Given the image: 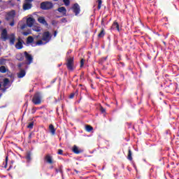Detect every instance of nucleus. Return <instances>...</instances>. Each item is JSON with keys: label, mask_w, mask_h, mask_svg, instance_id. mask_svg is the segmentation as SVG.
I'll return each mask as SVG.
<instances>
[{"label": "nucleus", "mask_w": 179, "mask_h": 179, "mask_svg": "<svg viewBox=\"0 0 179 179\" xmlns=\"http://www.w3.org/2000/svg\"><path fill=\"white\" fill-rule=\"evenodd\" d=\"M53 1H55V2H57L58 0H53Z\"/></svg>", "instance_id": "4d7b16f0"}, {"label": "nucleus", "mask_w": 179, "mask_h": 179, "mask_svg": "<svg viewBox=\"0 0 179 179\" xmlns=\"http://www.w3.org/2000/svg\"><path fill=\"white\" fill-rule=\"evenodd\" d=\"M29 139H31V133L29 134V136H28Z\"/></svg>", "instance_id": "de8ad7c7"}, {"label": "nucleus", "mask_w": 179, "mask_h": 179, "mask_svg": "<svg viewBox=\"0 0 179 179\" xmlns=\"http://www.w3.org/2000/svg\"><path fill=\"white\" fill-rule=\"evenodd\" d=\"M39 37H40V36L38 35V36H35V38H38Z\"/></svg>", "instance_id": "603ef678"}, {"label": "nucleus", "mask_w": 179, "mask_h": 179, "mask_svg": "<svg viewBox=\"0 0 179 179\" xmlns=\"http://www.w3.org/2000/svg\"><path fill=\"white\" fill-rule=\"evenodd\" d=\"M56 34H57V31H55V36H56Z\"/></svg>", "instance_id": "5fc2aeb1"}, {"label": "nucleus", "mask_w": 179, "mask_h": 179, "mask_svg": "<svg viewBox=\"0 0 179 179\" xmlns=\"http://www.w3.org/2000/svg\"><path fill=\"white\" fill-rule=\"evenodd\" d=\"M9 82H10L9 78H4L3 86L4 87H6V86H8V84L9 83Z\"/></svg>", "instance_id": "5701e85b"}, {"label": "nucleus", "mask_w": 179, "mask_h": 179, "mask_svg": "<svg viewBox=\"0 0 179 179\" xmlns=\"http://www.w3.org/2000/svg\"><path fill=\"white\" fill-rule=\"evenodd\" d=\"M62 100V94H60L59 97L57 99V101H61Z\"/></svg>", "instance_id": "79ce46f5"}, {"label": "nucleus", "mask_w": 179, "mask_h": 179, "mask_svg": "<svg viewBox=\"0 0 179 179\" xmlns=\"http://www.w3.org/2000/svg\"><path fill=\"white\" fill-rule=\"evenodd\" d=\"M8 164V156L6 157V164Z\"/></svg>", "instance_id": "09e8293b"}, {"label": "nucleus", "mask_w": 179, "mask_h": 179, "mask_svg": "<svg viewBox=\"0 0 179 179\" xmlns=\"http://www.w3.org/2000/svg\"><path fill=\"white\" fill-rule=\"evenodd\" d=\"M167 20H169L168 18H166V22H167Z\"/></svg>", "instance_id": "e2e57ef3"}, {"label": "nucleus", "mask_w": 179, "mask_h": 179, "mask_svg": "<svg viewBox=\"0 0 179 179\" xmlns=\"http://www.w3.org/2000/svg\"><path fill=\"white\" fill-rule=\"evenodd\" d=\"M53 6L54 5L52 4V3L50 1H45L41 3V8L43 10H48L50 9H52Z\"/></svg>", "instance_id": "20e7f679"}, {"label": "nucleus", "mask_w": 179, "mask_h": 179, "mask_svg": "<svg viewBox=\"0 0 179 179\" xmlns=\"http://www.w3.org/2000/svg\"><path fill=\"white\" fill-rule=\"evenodd\" d=\"M10 26H11V27H13V26H15V22H11L10 23Z\"/></svg>", "instance_id": "c03bdc74"}, {"label": "nucleus", "mask_w": 179, "mask_h": 179, "mask_svg": "<svg viewBox=\"0 0 179 179\" xmlns=\"http://www.w3.org/2000/svg\"><path fill=\"white\" fill-rule=\"evenodd\" d=\"M34 22H36V20L33 17H28L27 19V26L28 27H33V25L34 24Z\"/></svg>", "instance_id": "6e6552de"}, {"label": "nucleus", "mask_w": 179, "mask_h": 179, "mask_svg": "<svg viewBox=\"0 0 179 179\" xmlns=\"http://www.w3.org/2000/svg\"><path fill=\"white\" fill-rule=\"evenodd\" d=\"M149 1H152V0H149Z\"/></svg>", "instance_id": "69168bd1"}, {"label": "nucleus", "mask_w": 179, "mask_h": 179, "mask_svg": "<svg viewBox=\"0 0 179 179\" xmlns=\"http://www.w3.org/2000/svg\"><path fill=\"white\" fill-rule=\"evenodd\" d=\"M0 97H2V94L0 93Z\"/></svg>", "instance_id": "6e6d98bb"}, {"label": "nucleus", "mask_w": 179, "mask_h": 179, "mask_svg": "<svg viewBox=\"0 0 179 179\" xmlns=\"http://www.w3.org/2000/svg\"><path fill=\"white\" fill-rule=\"evenodd\" d=\"M57 155H64V150L59 149L57 151Z\"/></svg>", "instance_id": "4c0bfd02"}, {"label": "nucleus", "mask_w": 179, "mask_h": 179, "mask_svg": "<svg viewBox=\"0 0 179 179\" xmlns=\"http://www.w3.org/2000/svg\"><path fill=\"white\" fill-rule=\"evenodd\" d=\"M29 34H31V29H28L27 31L22 32L23 36H29Z\"/></svg>", "instance_id": "bb28decb"}, {"label": "nucleus", "mask_w": 179, "mask_h": 179, "mask_svg": "<svg viewBox=\"0 0 179 179\" xmlns=\"http://www.w3.org/2000/svg\"><path fill=\"white\" fill-rule=\"evenodd\" d=\"M69 52H68L67 54H69Z\"/></svg>", "instance_id": "680f3d73"}, {"label": "nucleus", "mask_w": 179, "mask_h": 179, "mask_svg": "<svg viewBox=\"0 0 179 179\" xmlns=\"http://www.w3.org/2000/svg\"><path fill=\"white\" fill-rule=\"evenodd\" d=\"M83 65H85V59H81L80 67V68H83Z\"/></svg>", "instance_id": "72a5a7b5"}, {"label": "nucleus", "mask_w": 179, "mask_h": 179, "mask_svg": "<svg viewBox=\"0 0 179 179\" xmlns=\"http://www.w3.org/2000/svg\"><path fill=\"white\" fill-rule=\"evenodd\" d=\"M2 23V21L0 20V24Z\"/></svg>", "instance_id": "13d9d810"}, {"label": "nucleus", "mask_w": 179, "mask_h": 179, "mask_svg": "<svg viewBox=\"0 0 179 179\" xmlns=\"http://www.w3.org/2000/svg\"><path fill=\"white\" fill-rule=\"evenodd\" d=\"M75 97V93H71L70 95H69V99H73Z\"/></svg>", "instance_id": "a19ab883"}, {"label": "nucleus", "mask_w": 179, "mask_h": 179, "mask_svg": "<svg viewBox=\"0 0 179 179\" xmlns=\"http://www.w3.org/2000/svg\"><path fill=\"white\" fill-rule=\"evenodd\" d=\"M72 152H73V153H75L76 155H80V153H83V150L80 149L76 145H73L72 148Z\"/></svg>", "instance_id": "1a4fd4ad"}, {"label": "nucleus", "mask_w": 179, "mask_h": 179, "mask_svg": "<svg viewBox=\"0 0 179 179\" xmlns=\"http://www.w3.org/2000/svg\"><path fill=\"white\" fill-rule=\"evenodd\" d=\"M24 76H26V71L24 70H21L17 74V78H19L20 79L22 78H24Z\"/></svg>", "instance_id": "f3484780"}, {"label": "nucleus", "mask_w": 179, "mask_h": 179, "mask_svg": "<svg viewBox=\"0 0 179 179\" xmlns=\"http://www.w3.org/2000/svg\"><path fill=\"white\" fill-rule=\"evenodd\" d=\"M72 10L75 13L76 16H78L80 13V6L78 3L73 4L72 7Z\"/></svg>", "instance_id": "39448f33"}, {"label": "nucleus", "mask_w": 179, "mask_h": 179, "mask_svg": "<svg viewBox=\"0 0 179 179\" xmlns=\"http://www.w3.org/2000/svg\"><path fill=\"white\" fill-rule=\"evenodd\" d=\"M45 160L46 161V163H48V164H52L54 163V161H52V157H51L50 154L45 155Z\"/></svg>", "instance_id": "f8f14e48"}, {"label": "nucleus", "mask_w": 179, "mask_h": 179, "mask_svg": "<svg viewBox=\"0 0 179 179\" xmlns=\"http://www.w3.org/2000/svg\"><path fill=\"white\" fill-rule=\"evenodd\" d=\"M62 23H66V22H68V20H66V18L64 17L61 20Z\"/></svg>", "instance_id": "58836bf2"}, {"label": "nucleus", "mask_w": 179, "mask_h": 179, "mask_svg": "<svg viewBox=\"0 0 179 179\" xmlns=\"http://www.w3.org/2000/svg\"><path fill=\"white\" fill-rule=\"evenodd\" d=\"M1 88H2V84H1V83H0V90Z\"/></svg>", "instance_id": "864d4df0"}, {"label": "nucleus", "mask_w": 179, "mask_h": 179, "mask_svg": "<svg viewBox=\"0 0 179 179\" xmlns=\"http://www.w3.org/2000/svg\"><path fill=\"white\" fill-rule=\"evenodd\" d=\"M27 27V24H23L20 26L21 30H24Z\"/></svg>", "instance_id": "f704fd0d"}, {"label": "nucleus", "mask_w": 179, "mask_h": 179, "mask_svg": "<svg viewBox=\"0 0 179 179\" xmlns=\"http://www.w3.org/2000/svg\"><path fill=\"white\" fill-rule=\"evenodd\" d=\"M121 65H122V66H125V64H124L123 62H120Z\"/></svg>", "instance_id": "8fccbe9b"}, {"label": "nucleus", "mask_w": 179, "mask_h": 179, "mask_svg": "<svg viewBox=\"0 0 179 179\" xmlns=\"http://www.w3.org/2000/svg\"><path fill=\"white\" fill-rule=\"evenodd\" d=\"M24 55H25V59H27V65H30V64L33 63V56L30 54H29L27 52H24Z\"/></svg>", "instance_id": "0eeeda50"}, {"label": "nucleus", "mask_w": 179, "mask_h": 179, "mask_svg": "<svg viewBox=\"0 0 179 179\" xmlns=\"http://www.w3.org/2000/svg\"><path fill=\"white\" fill-rule=\"evenodd\" d=\"M34 43V38L30 36L27 38V44H33Z\"/></svg>", "instance_id": "a211bd4d"}, {"label": "nucleus", "mask_w": 179, "mask_h": 179, "mask_svg": "<svg viewBox=\"0 0 179 179\" xmlns=\"http://www.w3.org/2000/svg\"><path fill=\"white\" fill-rule=\"evenodd\" d=\"M0 72L1 73H6V67L5 66H0Z\"/></svg>", "instance_id": "412c9836"}, {"label": "nucleus", "mask_w": 179, "mask_h": 179, "mask_svg": "<svg viewBox=\"0 0 179 179\" xmlns=\"http://www.w3.org/2000/svg\"><path fill=\"white\" fill-rule=\"evenodd\" d=\"M57 10L59 13H62L63 16H66V8L65 7H59L57 8Z\"/></svg>", "instance_id": "ddd939ff"}, {"label": "nucleus", "mask_w": 179, "mask_h": 179, "mask_svg": "<svg viewBox=\"0 0 179 179\" xmlns=\"http://www.w3.org/2000/svg\"><path fill=\"white\" fill-rule=\"evenodd\" d=\"M106 36V31H104V28H101L100 33L98 34V37L101 38Z\"/></svg>", "instance_id": "6ab92c4d"}, {"label": "nucleus", "mask_w": 179, "mask_h": 179, "mask_svg": "<svg viewBox=\"0 0 179 179\" xmlns=\"http://www.w3.org/2000/svg\"><path fill=\"white\" fill-rule=\"evenodd\" d=\"M49 131L52 136L55 135V131L57 129H55V127H54V124H51L49 125Z\"/></svg>", "instance_id": "4468645a"}, {"label": "nucleus", "mask_w": 179, "mask_h": 179, "mask_svg": "<svg viewBox=\"0 0 179 179\" xmlns=\"http://www.w3.org/2000/svg\"><path fill=\"white\" fill-rule=\"evenodd\" d=\"M111 29H116L117 31H120L121 29H120V24L117 21H114V22L112 24Z\"/></svg>", "instance_id": "dca6fc26"}, {"label": "nucleus", "mask_w": 179, "mask_h": 179, "mask_svg": "<svg viewBox=\"0 0 179 179\" xmlns=\"http://www.w3.org/2000/svg\"><path fill=\"white\" fill-rule=\"evenodd\" d=\"M6 62V60L5 59H0V65H5Z\"/></svg>", "instance_id": "c9c22d12"}, {"label": "nucleus", "mask_w": 179, "mask_h": 179, "mask_svg": "<svg viewBox=\"0 0 179 179\" xmlns=\"http://www.w3.org/2000/svg\"><path fill=\"white\" fill-rule=\"evenodd\" d=\"M1 90L2 92H6V88H1Z\"/></svg>", "instance_id": "a18cd8bd"}, {"label": "nucleus", "mask_w": 179, "mask_h": 179, "mask_svg": "<svg viewBox=\"0 0 179 179\" xmlns=\"http://www.w3.org/2000/svg\"><path fill=\"white\" fill-rule=\"evenodd\" d=\"M23 40L19 38L17 43L15 44V48L17 50H22L23 48Z\"/></svg>", "instance_id": "9d476101"}, {"label": "nucleus", "mask_w": 179, "mask_h": 179, "mask_svg": "<svg viewBox=\"0 0 179 179\" xmlns=\"http://www.w3.org/2000/svg\"><path fill=\"white\" fill-rule=\"evenodd\" d=\"M127 159L128 160H130V162H132V151L131 150V148H129L128 150Z\"/></svg>", "instance_id": "aec40b11"}, {"label": "nucleus", "mask_w": 179, "mask_h": 179, "mask_svg": "<svg viewBox=\"0 0 179 179\" xmlns=\"http://www.w3.org/2000/svg\"><path fill=\"white\" fill-rule=\"evenodd\" d=\"M42 99L43 96L41 95V93L36 92L34 94V96L32 98V103H34L35 106H38L41 104Z\"/></svg>", "instance_id": "f03ea898"}, {"label": "nucleus", "mask_w": 179, "mask_h": 179, "mask_svg": "<svg viewBox=\"0 0 179 179\" xmlns=\"http://www.w3.org/2000/svg\"><path fill=\"white\" fill-rule=\"evenodd\" d=\"M73 57H69L66 59V68L69 71H73V66L75 65V62L73 61Z\"/></svg>", "instance_id": "7ed1b4c3"}, {"label": "nucleus", "mask_w": 179, "mask_h": 179, "mask_svg": "<svg viewBox=\"0 0 179 179\" xmlns=\"http://www.w3.org/2000/svg\"><path fill=\"white\" fill-rule=\"evenodd\" d=\"M52 26H55V24H57V21L52 20Z\"/></svg>", "instance_id": "37998d69"}, {"label": "nucleus", "mask_w": 179, "mask_h": 179, "mask_svg": "<svg viewBox=\"0 0 179 179\" xmlns=\"http://www.w3.org/2000/svg\"><path fill=\"white\" fill-rule=\"evenodd\" d=\"M69 52H68L67 54H69Z\"/></svg>", "instance_id": "052dcab7"}, {"label": "nucleus", "mask_w": 179, "mask_h": 179, "mask_svg": "<svg viewBox=\"0 0 179 179\" xmlns=\"http://www.w3.org/2000/svg\"><path fill=\"white\" fill-rule=\"evenodd\" d=\"M99 110L102 114L106 113V108H104L103 106H100Z\"/></svg>", "instance_id": "473e14b6"}, {"label": "nucleus", "mask_w": 179, "mask_h": 179, "mask_svg": "<svg viewBox=\"0 0 179 179\" xmlns=\"http://www.w3.org/2000/svg\"><path fill=\"white\" fill-rule=\"evenodd\" d=\"M38 23H41V24H43V26L48 27V23L45 20V18L44 17H39L38 18Z\"/></svg>", "instance_id": "9b49d317"}, {"label": "nucleus", "mask_w": 179, "mask_h": 179, "mask_svg": "<svg viewBox=\"0 0 179 179\" xmlns=\"http://www.w3.org/2000/svg\"><path fill=\"white\" fill-rule=\"evenodd\" d=\"M26 159L28 160V162H30L31 160V152H29L27 153Z\"/></svg>", "instance_id": "b1692460"}, {"label": "nucleus", "mask_w": 179, "mask_h": 179, "mask_svg": "<svg viewBox=\"0 0 179 179\" xmlns=\"http://www.w3.org/2000/svg\"><path fill=\"white\" fill-rule=\"evenodd\" d=\"M164 44H166V42H164Z\"/></svg>", "instance_id": "0e129e2a"}, {"label": "nucleus", "mask_w": 179, "mask_h": 179, "mask_svg": "<svg viewBox=\"0 0 179 179\" xmlns=\"http://www.w3.org/2000/svg\"><path fill=\"white\" fill-rule=\"evenodd\" d=\"M74 171H75V173H76V174H79V171L78 170L74 169Z\"/></svg>", "instance_id": "49530a36"}, {"label": "nucleus", "mask_w": 179, "mask_h": 179, "mask_svg": "<svg viewBox=\"0 0 179 179\" xmlns=\"http://www.w3.org/2000/svg\"><path fill=\"white\" fill-rule=\"evenodd\" d=\"M1 38L3 41H6V40H9L10 45H15V41H16V36L15 34H10L8 36V30L6 29H3L1 31Z\"/></svg>", "instance_id": "f257e3e1"}, {"label": "nucleus", "mask_w": 179, "mask_h": 179, "mask_svg": "<svg viewBox=\"0 0 179 179\" xmlns=\"http://www.w3.org/2000/svg\"><path fill=\"white\" fill-rule=\"evenodd\" d=\"M69 52H68L67 54H69Z\"/></svg>", "instance_id": "bf43d9fd"}, {"label": "nucleus", "mask_w": 179, "mask_h": 179, "mask_svg": "<svg viewBox=\"0 0 179 179\" xmlns=\"http://www.w3.org/2000/svg\"><path fill=\"white\" fill-rule=\"evenodd\" d=\"M43 44H44V43H43L42 40H39L36 42V45H43Z\"/></svg>", "instance_id": "2f4dec72"}, {"label": "nucleus", "mask_w": 179, "mask_h": 179, "mask_svg": "<svg viewBox=\"0 0 179 179\" xmlns=\"http://www.w3.org/2000/svg\"><path fill=\"white\" fill-rule=\"evenodd\" d=\"M55 172H56L57 173H61L62 174V168L59 167V169H55Z\"/></svg>", "instance_id": "e433bc0d"}, {"label": "nucleus", "mask_w": 179, "mask_h": 179, "mask_svg": "<svg viewBox=\"0 0 179 179\" xmlns=\"http://www.w3.org/2000/svg\"><path fill=\"white\" fill-rule=\"evenodd\" d=\"M85 129H86L87 132H92V131H93V127H92L90 125H87L85 127Z\"/></svg>", "instance_id": "4be33fe9"}, {"label": "nucleus", "mask_w": 179, "mask_h": 179, "mask_svg": "<svg viewBox=\"0 0 179 179\" xmlns=\"http://www.w3.org/2000/svg\"><path fill=\"white\" fill-rule=\"evenodd\" d=\"M96 2H98V10H100L101 9V3H103V1L101 0H97Z\"/></svg>", "instance_id": "393cba45"}, {"label": "nucleus", "mask_w": 179, "mask_h": 179, "mask_svg": "<svg viewBox=\"0 0 179 179\" xmlns=\"http://www.w3.org/2000/svg\"><path fill=\"white\" fill-rule=\"evenodd\" d=\"M33 127H34V122H30L27 126V128H29V129H33Z\"/></svg>", "instance_id": "c85d7f7f"}, {"label": "nucleus", "mask_w": 179, "mask_h": 179, "mask_svg": "<svg viewBox=\"0 0 179 179\" xmlns=\"http://www.w3.org/2000/svg\"><path fill=\"white\" fill-rule=\"evenodd\" d=\"M85 75V73H82L81 75H80V78H82L83 76Z\"/></svg>", "instance_id": "3c124183"}, {"label": "nucleus", "mask_w": 179, "mask_h": 179, "mask_svg": "<svg viewBox=\"0 0 179 179\" xmlns=\"http://www.w3.org/2000/svg\"><path fill=\"white\" fill-rule=\"evenodd\" d=\"M105 61H107V57L101 58V62H104Z\"/></svg>", "instance_id": "ea45409f"}, {"label": "nucleus", "mask_w": 179, "mask_h": 179, "mask_svg": "<svg viewBox=\"0 0 179 179\" xmlns=\"http://www.w3.org/2000/svg\"><path fill=\"white\" fill-rule=\"evenodd\" d=\"M33 30H34V31H37V32L41 31V27L34 26V27H33Z\"/></svg>", "instance_id": "a878e982"}, {"label": "nucleus", "mask_w": 179, "mask_h": 179, "mask_svg": "<svg viewBox=\"0 0 179 179\" xmlns=\"http://www.w3.org/2000/svg\"><path fill=\"white\" fill-rule=\"evenodd\" d=\"M63 2L66 6H69L71 1L69 0H63Z\"/></svg>", "instance_id": "c756f323"}, {"label": "nucleus", "mask_w": 179, "mask_h": 179, "mask_svg": "<svg viewBox=\"0 0 179 179\" xmlns=\"http://www.w3.org/2000/svg\"><path fill=\"white\" fill-rule=\"evenodd\" d=\"M50 39H51V35L50 34V31H45L43 34V36H42L43 41H45L46 43H48Z\"/></svg>", "instance_id": "423d86ee"}, {"label": "nucleus", "mask_w": 179, "mask_h": 179, "mask_svg": "<svg viewBox=\"0 0 179 179\" xmlns=\"http://www.w3.org/2000/svg\"><path fill=\"white\" fill-rule=\"evenodd\" d=\"M17 59L18 61H23L24 59V57H23V55L20 54L17 55Z\"/></svg>", "instance_id": "cd10ccee"}, {"label": "nucleus", "mask_w": 179, "mask_h": 179, "mask_svg": "<svg viewBox=\"0 0 179 179\" xmlns=\"http://www.w3.org/2000/svg\"><path fill=\"white\" fill-rule=\"evenodd\" d=\"M33 6L30 3H25L22 6V8L24 10H29V9H31Z\"/></svg>", "instance_id": "2eb2a0df"}, {"label": "nucleus", "mask_w": 179, "mask_h": 179, "mask_svg": "<svg viewBox=\"0 0 179 179\" xmlns=\"http://www.w3.org/2000/svg\"><path fill=\"white\" fill-rule=\"evenodd\" d=\"M16 15L15 10H13L8 13V16H10L11 17H15V15Z\"/></svg>", "instance_id": "7c9ffc66"}]
</instances>
